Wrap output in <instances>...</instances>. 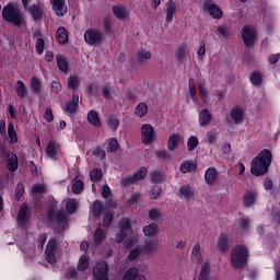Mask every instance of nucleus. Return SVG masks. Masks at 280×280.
I'll list each match as a JSON object with an SVG mask.
<instances>
[{
    "instance_id": "f257e3e1",
    "label": "nucleus",
    "mask_w": 280,
    "mask_h": 280,
    "mask_svg": "<svg viewBox=\"0 0 280 280\" xmlns=\"http://www.w3.org/2000/svg\"><path fill=\"white\" fill-rule=\"evenodd\" d=\"M272 163V152L268 149H264L259 154L253 159L250 172L254 176H264L268 174V168Z\"/></svg>"
},
{
    "instance_id": "f03ea898",
    "label": "nucleus",
    "mask_w": 280,
    "mask_h": 280,
    "mask_svg": "<svg viewBox=\"0 0 280 280\" xmlns=\"http://www.w3.org/2000/svg\"><path fill=\"white\" fill-rule=\"evenodd\" d=\"M2 16L8 23H13L15 27H23L25 24V18L21 14V9L14 4H8L2 10Z\"/></svg>"
},
{
    "instance_id": "7ed1b4c3",
    "label": "nucleus",
    "mask_w": 280,
    "mask_h": 280,
    "mask_svg": "<svg viewBox=\"0 0 280 280\" xmlns=\"http://www.w3.org/2000/svg\"><path fill=\"white\" fill-rule=\"evenodd\" d=\"M248 264V248L246 246H236L231 253V265L232 267L240 269L244 268Z\"/></svg>"
},
{
    "instance_id": "20e7f679",
    "label": "nucleus",
    "mask_w": 280,
    "mask_h": 280,
    "mask_svg": "<svg viewBox=\"0 0 280 280\" xmlns=\"http://www.w3.org/2000/svg\"><path fill=\"white\" fill-rule=\"evenodd\" d=\"M84 40L91 47L102 45L104 43V33L98 28H88L84 33Z\"/></svg>"
},
{
    "instance_id": "39448f33",
    "label": "nucleus",
    "mask_w": 280,
    "mask_h": 280,
    "mask_svg": "<svg viewBox=\"0 0 280 280\" xmlns=\"http://www.w3.org/2000/svg\"><path fill=\"white\" fill-rule=\"evenodd\" d=\"M119 233L116 235V242L121 244L129 233H132V225L130 224V219L124 218L119 221Z\"/></svg>"
},
{
    "instance_id": "423d86ee",
    "label": "nucleus",
    "mask_w": 280,
    "mask_h": 280,
    "mask_svg": "<svg viewBox=\"0 0 280 280\" xmlns=\"http://www.w3.org/2000/svg\"><path fill=\"white\" fill-rule=\"evenodd\" d=\"M141 137L142 142L147 145H150V143H154V141H156V132H154V127H152L150 124L142 125Z\"/></svg>"
},
{
    "instance_id": "0eeeda50",
    "label": "nucleus",
    "mask_w": 280,
    "mask_h": 280,
    "mask_svg": "<svg viewBox=\"0 0 280 280\" xmlns=\"http://www.w3.org/2000/svg\"><path fill=\"white\" fill-rule=\"evenodd\" d=\"M202 12H209L212 19H220L223 16L222 9L211 0H206L201 5Z\"/></svg>"
},
{
    "instance_id": "6e6552de",
    "label": "nucleus",
    "mask_w": 280,
    "mask_h": 280,
    "mask_svg": "<svg viewBox=\"0 0 280 280\" xmlns=\"http://www.w3.org/2000/svg\"><path fill=\"white\" fill-rule=\"evenodd\" d=\"M94 280H108V264L106 261L97 262L93 268Z\"/></svg>"
},
{
    "instance_id": "1a4fd4ad",
    "label": "nucleus",
    "mask_w": 280,
    "mask_h": 280,
    "mask_svg": "<svg viewBox=\"0 0 280 280\" xmlns=\"http://www.w3.org/2000/svg\"><path fill=\"white\" fill-rule=\"evenodd\" d=\"M145 176H148V168L141 167L133 174V176L125 177L120 183L122 187H128V185H132V183H137V180H143Z\"/></svg>"
},
{
    "instance_id": "9d476101",
    "label": "nucleus",
    "mask_w": 280,
    "mask_h": 280,
    "mask_svg": "<svg viewBox=\"0 0 280 280\" xmlns=\"http://www.w3.org/2000/svg\"><path fill=\"white\" fill-rule=\"evenodd\" d=\"M243 43L246 47H250L257 40V31L252 26H245L242 31Z\"/></svg>"
},
{
    "instance_id": "9b49d317",
    "label": "nucleus",
    "mask_w": 280,
    "mask_h": 280,
    "mask_svg": "<svg viewBox=\"0 0 280 280\" xmlns=\"http://www.w3.org/2000/svg\"><path fill=\"white\" fill-rule=\"evenodd\" d=\"M257 200H259V192L255 189H249L243 195V207L250 209V207H255Z\"/></svg>"
},
{
    "instance_id": "f8f14e48",
    "label": "nucleus",
    "mask_w": 280,
    "mask_h": 280,
    "mask_svg": "<svg viewBox=\"0 0 280 280\" xmlns=\"http://www.w3.org/2000/svg\"><path fill=\"white\" fill-rule=\"evenodd\" d=\"M46 155L49 156L51 161H58L60 159V143L50 140L46 148Z\"/></svg>"
},
{
    "instance_id": "ddd939ff",
    "label": "nucleus",
    "mask_w": 280,
    "mask_h": 280,
    "mask_svg": "<svg viewBox=\"0 0 280 280\" xmlns=\"http://www.w3.org/2000/svg\"><path fill=\"white\" fill-rule=\"evenodd\" d=\"M45 259L48 264H50L51 266H54V264H56L57 259H56V238H50L48 241V244L46 246V252H45Z\"/></svg>"
},
{
    "instance_id": "4468645a",
    "label": "nucleus",
    "mask_w": 280,
    "mask_h": 280,
    "mask_svg": "<svg viewBox=\"0 0 280 280\" xmlns=\"http://www.w3.org/2000/svg\"><path fill=\"white\" fill-rule=\"evenodd\" d=\"M175 58L177 62H187L190 58L189 46L180 44L175 50Z\"/></svg>"
},
{
    "instance_id": "2eb2a0df",
    "label": "nucleus",
    "mask_w": 280,
    "mask_h": 280,
    "mask_svg": "<svg viewBox=\"0 0 280 280\" xmlns=\"http://www.w3.org/2000/svg\"><path fill=\"white\" fill-rule=\"evenodd\" d=\"M5 163L9 172H16V170H19V156H16V153L8 151L5 154Z\"/></svg>"
},
{
    "instance_id": "dca6fc26",
    "label": "nucleus",
    "mask_w": 280,
    "mask_h": 280,
    "mask_svg": "<svg viewBox=\"0 0 280 280\" xmlns=\"http://www.w3.org/2000/svg\"><path fill=\"white\" fill-rule=\"evenodd\" d=\"M80 103V96L75 91L72 93V97L66 103V113L71 117L78 110V104Z\"/></svg>"
},
{
    "instance_id": "f3484780",
    "label": "nucleus",
    "mask_w": 280,
    "mask_h": 280,
    "mask_svg": "<svg viewBox=\"0 0 280 280\" xmlns=\"http://www.w3.org/2000/svg\"><path fill=\"white\" fill-rule=\"evenodd\" d=\"M28 12L33 21H43V14H45V7L43 4H32L28 8Z\"/></svg>"
},
{
    "instance_id": "a211bd4d",
    "label": "nucleus",
    "mask_w": 280,
    "mask_h": 280,
    "mask_svg": "<svg viewBox=\"0 0 280 280\" xmlns=\"http://www.w3.org/2000/svg\"><path fill=\"white\" fill-rule=\"evenodd\" d=\"M230 120H228L230 124L233 121V124H241L244 121V110L240 108V106L233 107L230 112Z\"/></svg>"
},
{
    "instance_id": "6ab92c4d",
    "label": "nucleus",
    "mask_w": 280,
    "mask_h": 280,
    "mask_svg": "<svg viewBox=\"0 0 280 280\" xmlns=\"http://www.w3.org/2000/svg\"><path fill=\"white\" fill-rule=\"evenodd\" d=\"M165 11H166V18H165L166 23H172V21H174V14L178 12L176 8V2H174L173 0H170L168 2H166Z\"/></svg>"
},
{
    "instance_id": "aec40b11",
    "label": "nucleus",
    "mask_w": 280,
    "mask_h": 280,
    "mask_svg": "<svg viewBox=\"0 0 280 280\" xmlns=\"http://www.w3.org/2000/svg\"><path fill=\"white\" fill-rule=\"evenodd\" d=\"M51 5L57 16H65V14H67V4H65V0H51Z\"/></svg>"
},
{
    "instance_id": "412c9836",
    "label": "nucleus",
    "mask_w": 280,
    "mask_h": 280,
    "mask_svg": "<svg viewBox=\"0 0 280 280\" xmlns=\"http://www.w3.org/2000/svg\"><path fill=\"white\" fill-rule=\"evenodd\" d=\"M122 280H148V278L143 275H140L139 269L133 267L125 272Z\"/></svg>"
},
{
    "instance_id": "4be33fe9",
    "label": "nucleus",
    "mask_w": 280,
    "mask_h": 280,
    "mask_svg": "<svg viewBox=\"0 0 280 280\" xmlns=\"http://www.w3.org/2000/svg\"><path fill=\"white\" fill-rule=\"evenodd\" d=\"M197 167L198 165L196 164L195 161L186 160L180 164L179 170L182 174H191V172H196Z\"/></svg>"
},
{
    "instance_id": "5701e85b",
    "label": "nucleus",
    "mask_w": 280,
    "mask_h": 280,
    "mask_svg": "<svg viewBox=\"0 0 280 280\" xmlns=\"http://www.w3.org/2000/svg\"><path fill=\"white\" fill-rule=\"evenodd\" d=\"M206 185H213L218 180V171L215 167H209L205 173Z\"/></svg>"
},
{
    "instance_id": "b1692460",
    "label": "nucleus",
    "mask_w": 280,
    "mask_h": 280,
    "mask_svg": "<svg viewBox=\"0 0 280 280\" xmlns=\"http://www.w3.org/2000/svg\"><path fill=\"white\" fill-rule=\"evenodd\" d=\"M179 198L182 200H191L194 198V189L189 185H184L179 188Z\"/></svg>"
},
{
    "instance_id": "393cba45",
    "label": "nucleus",
    "mask_w": 280,
    "mask_h": 280,
    "mask_svg": "<svg viewBox=\"0 0 280 280\" xmlns=\"http://www.w3.org/2000/svg\"><path fill=\"white\" fill-rule=\"evenodd\" d=\"M88 121L95 128H100L102 126V120H100V114L95 109H92L88 113Z\"/></svg>"
},
{
    "instance_id": "a878e982",
    "label": "nucleus",
    "mask_w": 280,
    "mask_h": 280,
    "mask_svg": "<svg viewBox=\"0 0 280 280\" xmlns=\"http://www.w3.org/2000/svg\"><path fill=\"white\" fill-rule=\"evenodd\" d=\"M190 259L192 264H200L202 261V252L200 250V243H196L194 245Z\"/></svg>"
},
{
    "instance_id": "bb28decb",
    "label": "nucleus",
    "mask_w": 280,
    "mask_h": 280,
    "mask_svg": "<svg viewBox=\"0 0 280 280\" xmlns=\"http://www.w3.org/2000/svg\"><path fill=\"white\" fill-rule=\"evenodd\" d=\"M142 231L145 237H156L159 235V224L151 223L145 225Z\"/></svg>"
},
{
    "instance_id": "cd10ccee",
    "label": "nucleus",
    "mask_w": 280,
    "mask_h": 280,
    "mask_svg": "<svg viewBox=\"0 0 280 280\" xmlns=\"http://www.w3.org/2000/svg\"><path fill=\"white\" fill-rule=\"evenodd\" d=\"M211 277V262L207 261L201 266L198 280H209Z\"/></svg>"
},
{
    "instance_id": "c85d7f7f",
    "label": "nucleus",
    "mask_w": 280,
    "mask_h": 280,
    "mask_svg": "<svg viewBox=\"0 0 280 280\" xmlns=\"http://www.w3.org/2000/svg\"><path fill=\"white\" fill-rule=\"evenodd\" d=\"M113 12L120 21H126V19H128V10L121 4L113 7Z\"/></svg>"
},
{
    "instance_id": "c756f323",
    "label": "nucleus",
    "mask_w": 280,
    "mask_h": 280,
    "mask_svg": "<svg viewBox=\"0 0 280 280\" xmlns=\"http://www.w3.org/2000/svg\"><path fill=\"white\" fill-rule=\"evenodd\" d=\"M57 60V67L62 73H68L69 72V61H67V57L63 55H57L56 56Z\"/></svg>"
},
{
    "instance_id": "7c9ffc66",
    "label": "nucleus",
    "mask_w": 280,
    "mask_h": 280,
    "mask_svg": "<svg viewBox=\"0 0 280 280\" xmlns=\"http://www.w3.org/2000/svg\"><path fill=\"white\" fill-rule=\"evenodd\" d=\"M56 38L60 45H67L69 43V33L67 32V28L59 27L56 33Z\"/></svg>"
},
{
    "instance_id": "2f4dec72",
    "label": "nucleus",
    "mask_w": 280,
    "mask_h": 280,
    "mask_svg": "<svg viewBox=\"0 0 280 280\" xmlns=\"http://www.w3.org/2000/svg\"><path fill=\"white\" fill-rule=\"evenodd\" d=\"M211 119H212V115L209 112V109H202L199 113V124H200V126H202V127L209 126L211 124Z\"/></svg>"
},
{
    "instance_id": "473e14b6",
    "label": "nucleus",
    "mask_w": 280,
    "mask_h": 280,
    "mask_svg": "<svg viewBox=\"0 0 280 280\" xmlns=\"http://www.w3.org/2000/svg\"><path fill=\"white\" fill-rule=\"evenodd\" d=\"M218 248L220 253H225V250H229V235L224 233L220 234L218 241Z\"/></svg>"
},
{
    "instance_id": "72a5a7b5",
    "label": "nucleus",
    "mask_w": 280,
    "mask_h": 280,
    "mask_svg": "<svg viewBox=\"0 0 280 280\" xmlns=\"http://www.w3.org/2000/svg\"><path fill=\"white\" fill-rule=\"evenodd\" d=\"M136 58L139 65H143L145 60H150V58H152V52L147 49H140L137 51Z\"/></svg>"
},
{
    "instance_id": "f704fd0d",
    "label": "nucleus",
    "mask_w": 280,
    "mask_h": 280,
    "mask_svg": "<svg viewBox=\"0 0 280 280\" xmlns=\"http://www.w3.org/2000/svg\"><path fill=\"white\" fill-rule=\"evenodd\" d=\"M27 220H30V210L26 206H22L18 214V222L19 224H25Z\"/></svg>"
},
{
    "instance_id": "c9c22d12",
    "label": "nucleus",
    "mask_w": 280,
    "mask_h": 280,
    "mask_svg": "<svg viewBox=\"0 0 280 280\" xmlns=\"http://www.w3.org/2000/svg\"><path fill=\"white\" fill-rule=\"evenodd\" d=\"M91 211L94 215V218H101L102 213H104V206L102 205V201L96 200L91 206Z\"/></svg>"
},
{
    "instance_id": "e433bc0d",
    "label": "nucleus",
    "mask_w": 280,
    "mask_h": 280,
    "mask_svg": "<svg viewBox=\"0 0 280 280\" xmlns=\"http://www.w3.org/2000/svg\"><path fill=\"white\" fill-rule=\"evenodd\" d=\"M40 89H43V83L40 82V80L38 78L33 77L31 79V90H32L33 95H39Z\"/></svg>"
},
{
    "instance_id": "4c0bfd02",
    "label": "nucleus",
    "mask_w": 280,
    "mask_h": 280,
    "mask_svg": "<svg viewBox=\"0 0 280 280\" xmlns=\"http://www.w3.org/2000/svg\"><path fill=\"white\" fill-rule=\"evenodd\" d=\"M8 137H9V143H18L19 137L16 136V130L14 129V122H10L8 125Z\"/></svg>"
},
{
    "instance_id": "58836bf2",
    "label": "nucleus",
    "mask_w": 280,
    "mask_h": 280,
    "mask_svg": "<svg viewBox=\"0 0 280 280\" xmlns=\"http://www.w3.org/2000/svg\"><path fill=\"white\" fill-rule=\"evenodd\" d=\"M149 220L152 222H159L163 218V212L159 208H151L148 213Z\"/></svg>"
},
{
    "instance_id": "ea45409f",
    "label": "nucleus",
    "mask_w": 280,
    "mask_h": 280,
    "mask_svg": "<svg viewBox=\"0 0 280 280\" xmlns=\"http://www.w3.org/2000/svg\"><path fill=\"white\" fill-rule=\"evenodd\" d=\"M71 191L74 192L77 196H79V194L84 191V182H82L81 179L75 178L72 182Z\"/></svg>"
},
{
    "instance_id": "a19ab883",
    "label": "nucleus",
    "mask_w": 280,
    "mask_h": 280,
    "mask_svg": "<svg viewBox=\"0 0 280 280\" xmlns=\"http://www.w3.org/2000/svg\"><path fill=\"white\" fill-rule=\"evenodd\" d=\"M178 141H180V136L178 133H173L172 136H170L167 142L168 150H176V148H178Z\"/></svg>"
},
{
    "instance_id": "79ce46f5",
    "label": "nucleus",
    "mask_w": 280,
    "mask_h": 280,
    "mask_svg": "<svg viewBox=\"0 0 280 280\" xmlns=\"http://www.w3.org/2000/svg\"><path fill=\"white\" fill-rule=\"evenodd\" d=\"M67 84H68V89L75 91V89H78V86H80V78L78 75L71 74L67 79Z\"/></svg>"
},
{
    "instance_id": "37998d69",
    "label": "nucleus",
    "mask_w": 280,
    "mask_h": 280,
    "mask_svg": "<svg viewBox=\"0 0 280 280\" xmlns=\"http://www.w3.org/2000/svg\"><path fill=\"white\" fill-rule=\"evenodd\" d=\"M15 92L22 100H24V97H27V88H25V83H23V81L16 82Z\"/></svg>"
},
{
    "instance_id": "c03bdc74",
    "label": "nucleus",
    "mask_w": 280,
    "mask_h": 280,
    "mask_svg": "<svg viewBox=\"0 0 280 280\" xmlns=\"http://www.w3.org/2000/svg\"><path fill=\"white\" fill-rule=\"evenodd\" d=\"M198 145H200V140L198 139V137L190 136L187 141L188 152H194V150H196V148H198Z\"/></svg>"
},
{
    "instance_id": "a18cd8bd",
    "label": "nucleus",
    "mask_w": 280,
    "mask_h": 280,
    "mask_svg": "<svg viewBox=\"0 0 280 280\" xmlns=\"http://www.w3.org/2000/svg\"><path fill=\"white\" fill-rule=\"evenodd\" d=\"M106 240V232L102 230V228H98L94 232V243L97 246V244H102Z\"/></svg>"
},
{
    "instance_id": "49530a36",
    "label": "nucleus",
    "mask_w": 280,
    "mask_h": 280,
    "mask_svg": "<svg viewBox=\"0 0 280 280\" xmlns=\"http://www.w3.org/2000/svg\"><path fill=\"white\" fill-rule=\"evenodd\" d=\"M198 88H199V93L201 97H203L205 102H207V100H209V90L207 89V81L205 80L199 81Z\"/></svg>"
},
{
    "instance_id": "de8ad7c7",
    "label": "nucleus",
    "mask_w": 280,
    "mask_h": 280,
    "mask_svg": "<svg viewBox=\"0 0 280 280\" xmlns=\"http://www.w3.org/2000/svg\"><path fill=\"white\" fill-rule=\"evenodd\" d=\"M89 261H90L89 256L86 255L81 256L78 264V270H80L81 272H84V270L89 268Z\"/></svg>"
},
{
    "instance_id": "09e8293b",
    "label": "nucleus",
    "mask_w": 280,
    "mask_h": 280,
    "mask_svg": "<svg viewBox=\"0 0 280 280\" xmlns=\"http://www.w3.org/2000/svg\"><path fill=\"white\" fill-rule=\"evenodd\" d=\"M136 115L138 117H145L148 115V104L145 103H140L136 107Z\"/></svg>"
},
{
    "instance_id": "8fccbe9b",
    "label": "nucleus",
    "mask_w": 280,
    "mask_h": 280,
    "mask_svg": "<svg viewBox=\"0 0 280 280\" xmlns=\"http://www.w3.org/2000/svg\"><path fill=\"white\" fill-rule=\"evenodd\" d=\"M249 80L253 84V86H261V73L260 72H253L249 75Z\"/></svg>"
},
{
    "instance_id": "3c124183",
    "label": "nucleus",
    "mask_w": 280,
    "mask_h": 280,
    "mask_svg": "<svg viewBox=\"0 0 280 280\" xmlns=\"http://www.w3.org/2000/svg\"><path fill=\"white\" fill-rule=\"evenodd\" d=\"M78 205L79 202L77 201V199H68L66 203V209L68 213H75V210L78 209Z\"/></svg>"
},
{
    "instance_id": "603ef678",
    "label": "nucleus",
    "mask_w": 280,
    "mask_h": 280,
    "mask_svg": "<svg viewBox=\"0 0 280 280\" xmlns=\"http://www.w3.org/2000/svg\"><path fill=\"white\" fill-rule=\"evenodd\" d=\"M67 214L65 213V210H59L56 214V222H58L59 226H65L67 224Z\"/></svg>"
},
{
    "instance_id": "864d4df0",
    "label": "nucleus",
    "mask_w": 280,
    "mask_h": 280,
    "mask_svg": "<svg viewBox=\"0 0 280 280\" xmlns=\"http://www.w3.org/2000/svg\"><path fill=\"white\" fill-rule=\"evenodd\" d=\"M106 124L109 128V130H117V128H119V119L115 118L114 116H110L109 118H107Z\"/></svg>"
},
{
    "instance_id": "5fc2aeb1",
    "label": "nucleus",
    "mask_w": 280,
    "mask_h": 280,
    "mask_svg": "<svg viewBox=\"0 0 280 280\" xmlns=\"http://www.w3.org/2000/svg\"><path fill=\"white\" fill-rule=\"evenodd\" d=\"M188 86H189L190 97H191L192 102H196V100H197V96H196V81L194 80V78H190L188 80Z\"/></svg>"
},
{
    "instance_id": "6e6d98bb",
    "label": "nucleus",
    "mask_w": 280,
    "mask_h": 280,
    "mask_svg": "<svg viewBox=\"0 0 280 280\" xmlns=\"http://www.w3.org/2000/svg\"><path fill=\"white\" fill-rule=\"evenodd\" d=\"M240 228L243 231H248V229H250V218L248 217H243L240 221H238Z\"/></svg>"
},
{
    "instance_id": "4d7b16f0",
    "label": "nucleus",
    "mask_w": 280,
    "mask_h": 280,
    "mask_svg": "<svg viewBox=\"0 0 280 280\" xmlns=\"http://www.w3.org/2000/svg\"><path fill=\"white\" fill-rule=\"evenodd\" d=\"M90 177L91 180L93 183H97V180H102V170L100 168H94L91 173H90Z\"/></svg>"
},
{
    "instance_id": "13d9d810",
    "label": "nucleus",
    "mask_w": 280,
    "mask_h": 280,
    "mask_svg": "<svg viewBox=\"0 0 280 280\" xmlns=\"http://www.w3.org/2000/svg\"><path fill=\"white\" fill-rule=\"evenodd\" d=\"M162 192L163 190L161 189V186L159 185L153 186L152 190L150 191V199L156 200V198H159V196H161Z\"/></svg>"
},
{
    "instance_id": "bf43d9fd",
    "label": "nucleus",
    "mask_w": 280,
    "mask_h": 280,
    "mask_svg": "<svg viewBox=\"0 0 280 280\" xmlns=\"http://www.w3.org/2000/svg\"><path fill=\"white\" fill-rule=\"evenodd\" d=\"M119 150V141L116 138H112L108 143L107 152H117Z\"/></svg>"
},
{
    "instance_id": "052dcab7",
    "label": "nucleus",
    "mask_w": 280,
    "mask_h": 280,
    "mask_svg": "<svg viewBox=\"0 0 280 280\" xmlns=\"http://www.w3.org/2000/svg\"><path fill=\"white\" fill-rule=\"evenodd\" d=\"M35 48H36V52L38 54V56L43 55V51H45V39L37 38Z\"/></svg>"
},
{
    "instance_id": "680f3d73",
    "label": "nucleus",
    "mask_w": 280,
    "mask_h": 280,
    "mask_svg": "<svg viewBox=\"0 0 280 280\" xmlns=\"http://www.w3.org/2000/svg\"><path fill=\"white\" fill-rule=\"evenodd\" d=\"M150 179L152 183H163V174H161L160 172H152L150 175Z\"/></svg>"
},
{
    "instance_id": "e2e57ef3",
    "label": "nucleus",
    "mask_w": 280,
    "mask_h": 280,
    "mask_svg": "<svg viewBox=\"0 0 280 280\" xmlns=\"http://www.w3.org/2000/svg\"><path fill=\"white\" fill-rule=\"evenodd\" d=\"M156 250V243L149 242L143 246L144 253H154Z\"/></svg>"
},
{
    "instance_id": "0e129e2a",
    "label": "nucleus",
    "mask_w": 280,
    "mask_h": 280,
    "mask_svg": "<svg viewBox=\"0 0 280 280\" xmlns=\"http://www.w3.org/2000/svg\"><path fill=\"white\" fill-rule=\"evenodd\" d=\"M50 89L52 93H56V95H58V93L62 91V84H60L58 81H52L50 84Z\"/></svg>"
},
{
    "instance_id": "69168bd1",
    "label": "nucleus",
    "mask_w": 280,
    "mask_h": 280,
    "mask_svg": "<svg viewBox=\"0 0 280 280\" xmlns=\"http://www.w3.org/2000/svg\"><path fill=\"white\" fill-rule=\"evenodd\" d=\"M44 119L48 124L54 121V113L51 112V107H46V110L44 113Z\"/></svg>"
},
{
    "instance_id": "338daca9",
    "label": "nucleus",
    "mask_w": 280,
    "mask_h": 280,
    "mask_svg": "<svg viewBox=\"0 0 280 280\" xmlns=\"http://www.w3.org/2000/svg\"><path fill=\"white\" fill-rule=\"evenodd\" d=\"M103 96L105 100H110V97H113V88L110 85L103 86Z\"/></svg>"
},
{
    "instance_id": "774afa93",
    "label": "nucleus",
    "mask_w": 280,
    "mask_h": 280,
    "mask_svg": "<svg viewBox=\"0 0 280 280\" xmlns=\"http://www.w3.org/2000/svg\"><path fill=\"white\" fill-rule=\"evenodd\" d=\"M46 188L43 184H37L33 186V194H45Z\"/></svg>"
}]
</instances>
